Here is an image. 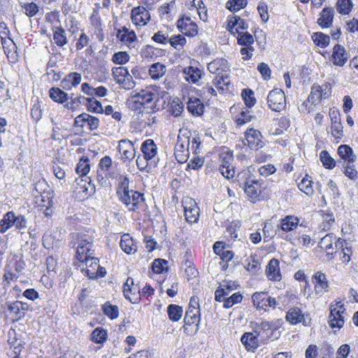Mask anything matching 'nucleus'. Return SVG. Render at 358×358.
<instances>
[{"mask_svg":"<svg viewBox=\"0 0 358 358\" xmlns=\"http://www.w3.org/2000/svg\"><path fill=\"white\" fill-rule=\"evenodd\" d=\"M200 320L199 299L192 296L184 318V332L187 335L195 334L199 330Z\"/></svg>","mask_w":358,"mask_h":358,"instance_id":"f257e3e1","label":"nucleus"},{"mask_svg":"<svg viewBox=\"0 0 358 358\" xmlns=\"http://www.w3.org/2000/svg\"><path fill=\"white\" fill-rule=\"evenodd\" d=\"M76 244H77L76 257L78 261L86 259L87 257L94 255L93 237L89 234H77Z\"/></svg>","mask_w":358,"mask_h":358,"instance_id":"f03ea898","label":"nucleus"},{"mask_svg":"<svg viewBox=\"0 0 358 358\" xmlns=\"http://www.w3.org/2000/svg\"><path fill=\"white\" fill-rule=\"evenodd\" d=\"M330 314L329 316V324L334 328L341 329L343 327L345 320L343 314L345 313V308L341 301L336 303H331L329 306Z\"/></svg>","mask_w":358,"mask_h":358,"instance_id":"7ed1b4c3","label":"nucleus"},{"mask_svg":"<svg viewBox=\"0 0 358 358\" xmlns=\"http://www.w3.org/2000/svg\"><path fill=\"white\" fill-rule=\"evenodd\" d=\"M224 64L223 59H215L208 64V71L215 74L213 80V83L215 85L220 94H224V69L222 65Z\"/></svg>","mask_w":358,"mask_h":358,"instance_id":"20e7f679","label":"nucleus"},{"mask_svg":"<svg viewBox=\"0 0 358 358\" xmlns=\"http://www.w3.org/2000/svg\"><path fill=\"white\" fill-rule=\"evenodd\" d=\"M338 240L343 239L337 238L334 234L331 233L325 235L319 242L318 246L326 253L325 259L327 261H330L334 258L337 251V248L335 247V245Z\"/></svg>","mask_w":358,"mask_h":358,"instance_id":"39448f33","label":"nucleus"},{"mask_svg":"<svg viewBox=\"0 0 358 358\" xmlns=\"http://www.w3.org/2000/svg\"><path fill=\"white\" fill-rule=\"evenodd\" d=\"M267 103L268 108L272 110L281 111L286 106L284 92L278 89L271 90L267 96Z\"/></svg>","mask_w":358,"mask_h":358,"instance_id":"423d86ee","label":"nucleus"},{"mask_svg":"<svg viewBox=\"0 0 358 358\" xmlns=\"http://www.w3.org/2000/svg\"><path fill=\"white\" fill-rule=\"evenodd\" d=\"M253 305L257 310H267L268 308H275L277 301L275 298L270 296L267 292H256L252 296Z\"/></svg>","mask_w":358,"mask_h":358,"instance_id":"0eeeda50","label":"nucleus"},{"mask_svg":"<svg viewBox=\"0 0 358 358\" xmlns=\"http://www.w3.org/2000/svg\"><path fill=\"white\" fill-rule=\"evenodd\" d=\"M118 198L129 211H136L138 208L139 205L144 201L143 194L134 190L128 191V195L126 198L123 199V193L118 195Z\"/></svg>","mask_w":358,"mask_h":358,"instance_id":"6e6552de","label":"nucleus"},{"mask_svg":"<svg viewBox=\"0 0 358 358\" xmlns=\"http://www.w3.org/2000/svg\"><path fill=\"white\" fill-rule=\"evenodd\" d=\"M155 94L152 92L149 89L141 90L140 92H135L132 95V98L135 99L134 101L132 108L135 110H139L141 112L142 108H144V105L151 103Z\"/></svg>","mask_w":358,"mask_h":358,"instance_id":"1a4fd4ad","label":"nucleus"},{"mask_svg":"<svg viewBox=\"0 0 358 358\" xmlns=\"http://www.w3.org/2000/svg\"><path fill=\"white\" fill-rule=\"evenodd\" d=\"M131 20L136 26L143 27L150 20V12L143 6L134 7L131 12Z\"/></svg>","mask_w":358,"mask_h":358,"instance_id":"9d476101","label":"nucleus"},{"mask_svg":"<svg viewBox=\"0 0 358 358\" xmlns=\"http://www.w3.org/2000/svg\"><path fill=\"white\" fill-rule=\"evenodd\" d=\"M74 125L81 128L87 127L90 131H93L99 127V120L96 117L83 113L75 118Z\"/></svg>","mask_w":358,"mask_h":358,"instance_id":"9b49d317","label":"nucleus"},{"mask_svg":"<svg viewBox=\"0 0 358 358\" xmlns=\"http://www.w3.org/2000/svg\"><path fill=\"white\" fill-rule=\"evenodd\" d=\"M140 289L137 285H134V279L129 277L123 286L124 297L132 303H137L139 301Z\"/></svg>","mask_w":358,"mask_h":358,"instance_id":"f8f14e48","label":"nucleus"},{"mask_svg":"<svg viewBox=\"0 0 358 358\" xmlns=\"http://www.w3.org/2000/svg\"><path fill=\"white\" fill-rule=\"evenodd\" d=\"M177 27L184 35L193 37L198 34V27L189 17H183L177 21Z\"/></svg>","mask_w":358,"mask_h":358,"instance_id":"ddd939ff","label":"nucleus"},{"mask_svg":"<svg viewBox=\"0 0 358 358\" xmlns=\"http://www.w3.org/2000/svg\"><path fill=\"white\" fill-rule=\"evenodd\" d=\"M329 115L331 121V135L337 141H341L343 136V127L341 124L340 113L336 110H330Z\"/></svg>","mask_w":358,"mask_h":358,"instance_id":"4468645a","label":"nucleus"},{"mask_svg":"<svg viewBox=\"0 0 358 358\" xmlns=\"http://www.w3.org/2000/svg\"><path fill=\"white\" fill-rule=\"evenodd\" d=\"M312 281L317 295L322 296L324 292L329 291V282L326 275L322 272H316L313 276Z\"/></svg>","mask_w":358,"mask_h":358,"instance_id":"2eb2a0df","label":"nucleus"},{"mask_svg":"<svg viewBox=\"0 0 358 358\" xmlns=\"http://www.w3.org/2000/svg\"><path fill=\"white\" fill-rule=\"evenodd\" d=\"M141 150L147 160H150V165L156 166L155 159L157 154V147L152 139L145 140L141 145Z\"/></svg>","mask_w":358,"mask_h":358,"instance_id":"dca6fc26","label":"nucleus"},{"mask_svg":"<svg viewBox=\"0 0 358 358\" xmlns=\"http://www.w3.org/2000/svg\"><path fill=\"white\" fill-rule=\"evenodd\" d=\"M247 145L252 150H258L263 147V142L261 139L262 134L258 130L252 128L248 129L245 132Z\"/></svg>","mask_w":358,"mask_h":358,"instance_id":"f3484780","label":"nucleus"},{"mask_svg":"<svg viewBox=\"0 0 358 358\" xmlns=\"http://www.w3.org/2000/svg\"><path fill=\"white\" fill-rule=\"evenodd\" d=\"M80 262L81 263H85L86 268H83L82 271H85L86 275L90 278L94 279L97 278V270L99 267V260L98 258L90 255V257H87L86 259H83V261Z\"/></svg>","mask_w":358,"mask_h":358,"instance_id":"a211bd4d","label":"nucleus"},{"mask_svg":"<svg viewBox=\"0 0 358 358\" xmlns=\"http://www.w3.org/2000/svg\"><path fill=\"white\" fill-rule=\"evenodd\" d=\"M337 152L341 161L338 163L342 164H354L357 159V156L354 153L352 148L348 145H341L338 148Z\"/></svg>","mask_w":358,"mask_h":358,"instance_id":"6ab92c4d","label":"nucleus"},{"mask_svg":"<svg viewBox=\"0 0 358 358\" xmlns=\"http://www.w3.org/2000/svg\"><path fill=\"white\" fill-rule=\"evenodd\" d=\"M190 131L180 130L177 142L175 145V152H189L190 144Z\"/></svg>","mask_w":358,"mask_h":358,"instance_id":"aec40b11","label":"nucleus"},{"mask_svg":"<svg viewBox=\"0 0 358 358\" xmlns=\"http://www.w3.org/2000/svg\"><path fill=\"white\" fill-rule=\"evenodd\" d=\"M243 188L252 201L257 200L261 193V185L257 180H247Z\"/></svg>","mask_w":358,"mask_h":358,"instance_id":"412c9836","label":"nucleus"},{"mask_svg":"<svg viewBox=\"0 0 358 358\" xmlns=\"http://www.w3.org/2000/svg\"><path fill=\"white\" fill-rule=\"evenodd\" d=\"M348 56L344 47L340 44H336L333 48L331 61L336 66H343L348 61Z\"/></svg>","mask_w":358,"mask_h":358,"instance_id":"4be33fe9","label":"nucleus"},{"mask_svg":"<svg viewBox=\"0 0 358 358\" xmlns=\"http://www.w3.org/2000/svg\"><path fill=\"white\" fill-rule=\"evenodd\" d=\"M81 79L80 73L77 72L69 73L61 80L60 86L65 90H71L80 83Z\"/></svg>","mask_w":358,"mask_h":358,"instance_id":"5701e85b","label":"nucleus"},{"mask_svg":"<svg viewBox=\"0 0 358 358\" xmlns=\"http://www.w3.org/2000/svg\"><path fill=\"white\" fill-rule=\"evenodd\" d=\"M227 29L231 34H239L240 30H244L248 28L245 22L240 17L230 15L228 17Z\"/></svg>","mask_w":358,"mask_h":358,"instance_id":"b1692460","label":"nucleus"},{"mask_svg":"<svg viewBox=\"0 0 358 358\" xmlns=\"http://www.w3.org/2000/svg\"><path fill=\"white\" fill-rule=\"evenodd\" d=\"M334 17V8L330 7L324 8L320 13L317 22L322 28H328L332 24Z\"/></svg>","mask_w":358,"mask_h":358,"instance_id":"393cba45","label":"nucleus"},{"mask_svg":"<svg viewBox=\"0 0 358 358\" xmlns=\"http://www.w3.org/2000/svg\"><path fill=\"white\" fill-rule=\"evenodd\" d=\"M254 330L253 332L245 333L241 337V342L248 350H254L259 347V336Z\"/></svg>","mask_w":358,"mask_h":358,"instance_id":"a878e982","label":"nucleus"},{"mask_svg":"<svg viewBox=\"0 0 358 358\" xmlns=\"http://www.w3.org/2000/svg\"><path fill=\"white\" fill-rule=\"evenodd\" d=\"M266 273L268 278L273 281H280L281 280V274L279 267V261L273 258L268 262L266 266Z\"/></svg>","mask_w":358,"mask_h":358,"instance_id":"bb28decb","label":"nucleus"},{"mask_svg":"<svg viewBox=\"0 0 358 358\" xmlns=\"http://www.w3.org/2000/svg\"><path fill=\"white\" fill-rule=\"evenodd\" d=\"M122 250L128 255L134 254L137 250V245L129 234H124L120 243Z\"/></svg>","mask_w":358,"mask_h":358,"instance_id":"cd10ccee","label":"nucleus"},{"mask_svg":"<svg viewBox=\"0 0 358 358\" xmlns=\"http://www.w3.org/2000/svg\"><path fill=\"white\" fill-rule=\"evenodd\" d=\"M327 93L322 94L321 86L313 85L311 87V92L307 100L303 103V105L307 106L308 103L316 104L320 102L323 98L325 99Z\"/></svg>","mask_w":358,"mask_h":358,"instance_id":"c85d7f7f","label":"nucleus"},{"mask_svg":"<svg viewBox=\"0 0 358 358\" xmlns=\"http://www.w3.org/2000/svg\"><path fill=\"white\" fill-rule=\"evenodd\" d=\"M187 110L193 115L200 116L204 112V105L199 99L191 97L187 102Z\"/></svg>","mask_w":358,"mask_h":358,"instance_id":"c756f323","label":"nucleus"},{"mask_svg":"<svg viewBox=\"0 0 358 358\" xmlns=\"http://www.w3.org/2000/svg\"><path fill=\"white\" fill-rule=\"evenodd\" d=\"M184 210L187 222L189 223L197 222L199 220V208L195 201H191L189 206H185Z\"/></svg>","mask_w":358,"mask_h":358,"instance_id":"7c9ffc66","label":"nucleus"},{"mask_svg":"<svg viewBox=\"0 0 358 358\" xmlns=\"http://www.w3.org/2000/svg\"><path fill=\"white\" fill-rule=\"evenodd\" d=\"M299 219L294 215H287L280 221V229L285 232H289L297 227Z\"/></svg>","mask_w":358,"mask_h":358,"instance_id":"2f4dec72","label":"nucleus"},{"mask_svg":"<svg viewBox=\"0 0 358 358\" xmlns=\"http://www.w3.org/2000/svg\"><path fill=\"white\" fill-rule=\"evenodd\" d=\"M185 78L189 83H196L202 76V71L196 67L188 66L184 69Z\"/></svg>","mask_w":358,"mask_h":358,"instance_id":"473e14b6","label":"nucleus"},{"mask_svg":"<svg viewBox=\"0 0 358 358\" xmlns=\"http://www.w3.org/2000/svg\"><path fill=\"white\" fill-rule=\"evenodd\" d=\"M271 324L267 321L262 322L260 324H257L255 327V332H259V338L262 341L267 340L273 333V329H271Z\"/></svg>","mask_w":358,"mask_h":358,"instance_id":"72a5a7b5","label":"nucleus"},{"mask_svg":"<svg viewBox=\"0 0 358 358\" xmlns=\"http://www.w3.org/2000/svg\"><path fill=\"white\" fill-rule=\"evenodd\" d=\"M303 320V315L301 310L298 307H292L287 312L286 320L292 324L300 323Z\"/></svg>","mask_w":358,"mask_h":358,"instance_id":"f704fd0d","label":"nucleus"},{"mask_svg":"<svg viewBox=\"0 0 358 358\" xmlns=\"http://www.w3.org/2000/svg\"><path fill=\"white\" fill-rule=\"evenodd\" d=\"M335 247L337 248V250H341L343 252V257L341 258L343 263L348 264L350 261V256L352 255V250L349 243L343 239L338 240Z\"/></svg>","mask_w":358,"mask_h":358,"instance_id":"c9c22d12","label":"nucleus"},{"mask_svg":"<svg viewBox=\"0 0 358 358\" xmlns=\"http://www.w3.org/2000/svg\"><path fill=\"white\" fill-rule=\"evenodd\" d=\"M80 99H85L86 103V107L88 111L91 113H103V109L101 106V103L100 101H97L94 97L92 98H85L84 96H80L78 99V101L80 102Z\"/></svg>","mask_w":358,"mask_h":358,"instance_id":"e433bc0d","label":"nucleus"},{"mask_svg":"<svg viewBox=\"0 0 358 358\" xmlns=\"http://www.w3.org/2000/svg\"><path fill=\"white\" fill-rule=\"evenodd\" d=\"M53 40L59 47H63L68 42L65 30L61 27H55L53 29Z\"/></svg>","mask_w":358,"mask_h":358,"instance_id":"4c0bfd02","label":"nucleus"},{"mask_svg":"<svg viewBox=\"0 0 358 358\" xmlns=\"http://www.w3.org/2000/svg\"><path fill=\"white\" fill-rule=\"evenodd\" d=\"M167 314L171 321L178 322L182 316L183 309L178 305L170 304L167 307Z\"/></svg>","mask_w":358,"mask_h":358,"instance_id":"58836bf2","label":"nucleus"},{"mask_svg":"<svg viewBox=\"0 0 358 358\" xmlns=\"http://www.w3.org/2000/svg\"><path fill=\"white\" fill-rule=\"evenodd\" d=\"M14 212L8 211L3 215L0 221V232L3 234L13 227Z\"/></svg>","mask_w":358,"mask_h":358,"instance_id":"ea45409f","label":"nucleus"},{"mask_svg":"<svg viewBox=\"0 0 358 358\" xmlns=\"http://www.w3.org/2000/svg\"><path fill=\"white\" fill-rule=\"evenodd\" d=\"M166 73V66L161 63L152 64L149 69V74L152 79L157 80Z\"/></svg>","mask_w":358,"mask_h":358,"instance_id":"a19ab883","label":"nucleus"},{"mask_svg":"<svg viewBox=\"0 0 358 358\" xmlns=\"http://www.w3.org/2000/svg\"><path fill=\"white\" fill-rule=\"evenodd\" d=\"M50 97L55 102L63 103L68 99V94L59 87H52L49 90Z\"/></svg>","mask_w":358,"mask_h":358,"instance_id":"79ce46f5","label":"nucleus"},{"mask_svg":"<svg viewBox=\"0 0 358 358\" xmlns=\"http://www.w3.org/2000/svg\"><path fill=\"white\" fill-rule=\"evenodd\" d=\"M6 306L9 313L12 315L14 320L18 321L24 317V314L21 311L16 301L7 302Z\"/></svg>","mask_w":358,"mask_h":358,"instance_id":"37998d69","label":"nucleus"},{"mask_svg":"<svg viewBox=\"0 0 358 358\" xmlns=\"http://www.w3.org/2000/svg\"><path fill=\"white\" fill-rule=\"evenodd\" d=\"M76 172L80 176H86L90 170V159L87 157H83L76 166Z\"/></svg>","mask_w":358,"mask_h":358,"instance_id":"c03bdc74","label":"nucleus"},{"mask_svg":"<svg viewBox=\"0 0 358 358\" xmlns=\"http://www.w3.org/2000/svg\"><path fill=\"white\" fill-rule=\"evenodd\" d=\"M13 222V227L22 234L24 233L22 230L27 228L28 221L23 215L14 213Z\"/></svg>","mask_w":358,"mask_h":358,"instance_id":"a18cd8bd","label":"nucleus"},{"mask_svg":"<svg viewBox=\"0 0 358 358\" xmlns=\"http://www.w3.org/2000/svg\"><path fill=\"white\" fill-rule=\"evenodd\" d=\"M107 336L106 330L101 327L96 328L91 334L92 341L96 343H103L106 341Z\"/></svg>","mask_w":358,"mask_h":358,"instance_id":"49530a36","label":"nucleus"},{"mask_svg":"<svg viewBox=\"0 0 358 358\" xmlns=\"http://www.w3.org/2000/svg\"><path fill=\"white\" fill-rule=\"evenodd\" d=\"M129 185V180L127 176H121L120 177V181L118 183V186L117 187V196L123 193V199L126 198L128 195V191Z\"/></svg>","mask_w":358,"mask_h":358,"instance_id":"de8ad7c7","label":"nucleus"},{"mask_svg":"<svg viewBox=\"0 0 358 358\" xmlns=\"http://www.w3.org/2000/svg\"><path fill=\"white\" fill-rule=\"evenodd\" d=\"M353 3L351 0H338L336 10L341 15H348L352 10Z\"/></svg>","mask_w":358,"mask_h":358,"instance_id":"09e8293b","label":"nucleus"},{"mask_svg":"<svg viewBox=\"0 0 358 358\" xmlns=\"http://www.w3.org/2000/svg\"><path fill=\"white\" fill-rule=\"evenodd\" d=\"M104 315L111 320L116 319L119 315V309L117 306L112 305L109 302H106L102 307Z\"/></svg>","mask_w":358,"mask_h":358,"instance_id":"8fccbe9b","label":"nucleus"},{"mask_svg":"<svg viewBox=\"0 0 358 358\" xmlns=\"http://www.w3.org/2000/svg\"><path fill=\"white\" fill-rule=\"evenodd\" d=\"M320 157L323 166L326 169H332L336 166V160L330 156L327 150H322L320 154Z\"/></svg>","mask_w":358,"mask_h":358,"instance_id":"3c124183","label":"nucleus"},{"mask_svg":"<svg viewBox=\"0 0 358 358\" xmlns=\"http://www.w3.org/2000/svg\"><path fill=\"white\" fill-rule=\"evenodd\" d=\"M247 0H228L225 7L231 12H236L245 8Z\"/></svg>","mask_w":358,"mask_h":358,"instance_id":"603ef678","label":"nucleus"},{"mask_svg":"<svg viewBox=\"0 0 358 358\" xmlns=\"http://www.w3.org/2000/svg\"><path fill=\"white\" fill-rule=\"evenodd\" d=\"M238 43L242 46H252L254 43V38L252 34L248 32H242L238 34Z\"/></svg>","mask_w":358,"mask_h":358,"instance_id":"864d4df0","label":"nucleus"},{"mask_svg":"<svg viewBox=\"0 0 358 358\" xmlns=\"http://www.w3.org/2000/svg\"><path fill=\"white\" fill-rule=\"evenodd\" d=\"M186 42V38L180 34L172 36L168 41L173 48L178 50L182 49Z\"/></svg>","mask_w":358,"mask_h":358,"instance_id":"5fc2aeb1","label":"nucleus"},{"mask_svg":"<svg viewBox=\"0 0 358 358\" xmlns=\"http://www.w3.org/2000/svg\"><path fill=\"white\" fill-rule=\"evenodd\" d=\"M314 43L322 48H324L329 44L330 37L321 32L315 33L313 36Z\"/></svg>","mask_w":358,"mask_h":358,"instance_id":"6e6d98bb","label":"nucleus"},{"mask_svg":"<svg viewBox=\"0 0 358 358\" xmlns=\"http://www.w3.org/2000/svg\"><path fill=\"white\" fill-rule=\"evenodd\" d=\"M241 95L247 107L251 108L255 104L256 99L255 97V93L252 90L250 89H244L242 91Z\"/></svg>","mask_w":358,"mask_h":358,"instance_id":"4d7b16f0","label":"nucleus"},{"mask_svg":"<svg viewBox=\"0 0 358 358\" xmlns=\"http://www.w3.org/2000/svg\"><path fill=\"white\" fill-rule=\"evenodd\" d=\"M298 187L307 195H311L313 193L312 181L309 179L308 176L304 177L299 183Z\"/></svg>","mask_w":358,"mask_h":358,"instance_id":"13d9d810","label":"nucleus"},{"mask_svg":"<svg viewBox=\"0 0 358 358\" xmlns=\"http://www.w3.org/2000/svg\"><path fill=\"white\" fill-rule=\"evenodd\" d=\"M243 300V295L240 292L234 293L230 296L225 298V308L232 307L234 305L239 303Z\"/></svg>","mask_w":358,"mask_h":358,"instance_id":"bf43d9fd","label":"nucleus"},{"mask_svg":"<svg viewBox=\"0 0 358 358\" xmlns=\"http://www.w3.org/2000/svg\"><path fill=\"white\" fill-rule=\"evenodd\" d=\"M128 69L124 66L114 67L112 69L113 76L118 85L120 84L119 80H122V78H124L125 76L128 74Z\"/></svg>","mask_w":358,"mask_h":358,"instance_id":"052dcab7","label":"nucleus"},{"mask_svg":"<svg viewBox=\"0 0 358 358\" xmlns=\"http://www.w3.org/2000/svg\"><path fill=\"white\" fill-rule=\"evenodd\" d=\"M344 169V174L349 179L355 180L358 178V172L355 168L354 164H342Z\"/></svg>","mask_w":358,"mask_h":358,"instance_id":"680f3d73","label":"nucleus"},{"mask_svg":"<svg viewBox=\"0 0 358 358\" xmlns=\"http://www.w3.org/2000/svg\"><path fill=\"white\" fill-rule=\"evenodd\" d=\"M213 249L214 253L220 257V261L219 263L222 271L224 270V265H222V262L224 261V241H216L213 245Z\"/></svg>","mask_w":358,"mask_h":358,"instance_id":"e2e57ef3","label":"nucleus"},{"mask_svg":"<svg viewBox=\"0 0 358 358\" xmlns=\"http://www.w3.org/2000/svg\"><path fill=\"white\" fill-rule=\"evenodd\" d=\"M238 263V258L234 259V253L232 251H225V270L234 268Z\"/></svg>","mask_w":358,"mask_h":358,"instance_id":"0e129e2a","label":"nucleus"},{"mask_svg":"<svg viewBox=\"0 0 358 358\" xmlns=\"http://www.w3.org/2000/svg\"><path fill=\"white\" fill-rule=\"evenodd\" d=\"M22 7L24 10V13L29 17L35 16L39 10L38 5L34 2L24 3Z\"/></svg>","mask_w":358,"mask_h":358,"instance_id":"69168bd1","label":"nucleus"},{"mask_svg":"<svg viewBox=\"0 0 358 358\" xmlns=\"http://www.w3.org/2000/svg\"><path fill=\"white\" fill-rule=\"evenodd\" d=\"M241 222L238 220L230 222L227 227V231L229 233L231 239H235L238 237L237 231L241 228Z\"/></svg>","mask_w":358,"mask_h":358,"instance_id":"338daca9","label":"nucleus"},{"mask_svg":"<svg viewBox=\"0 0 358 358\" xmlns=\"http://www.w3.org/2000/svg\"><path fill=\"white\" fill-rule=\"evenodd\" d=\"M129 60V55L126 52H118L113 55L112 61L115 64H124Z\"/></svg>","mask_w":358,"mask_h":358,"instance_id":"774afa93","label":"nucleus"}]
</instances>
